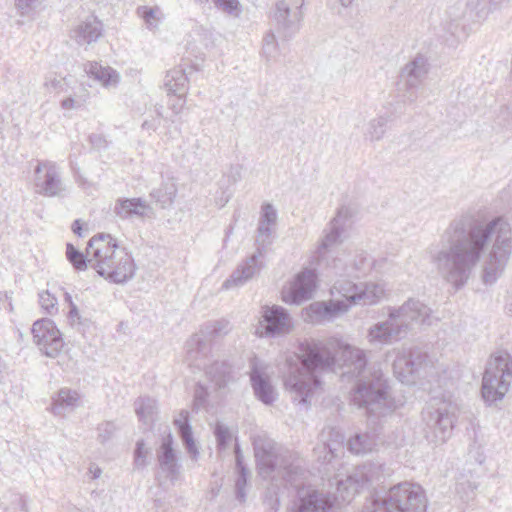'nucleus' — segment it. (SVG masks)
Returning <instances> with one entry per match:
<instances>
[{"label": "nucleus", "instance_id": "obj_34", "mask_svg": "<svg viewBox=\"0 0 512 512\" xmlns=\"http://www.w3.org/2000/svg\"><path fill=\"white\" fill-rule=\"evenodd\" d=\"M235 460H236V470H237V479L235 481V493L236 498L240 501L245 500V487L247 485L248 480V469L243 462V455L240 449L239 444L235 445Z\"/></svg>", "mask_w": 512, "mask_h": 512}, {"label": "nucleus", "instance_id": "obj_35", "mask_svg": "<svg viewBox=\"0 0 512 512\" xmlns=\"http://www.w3.org/2000/svg\"><path fill=\"white\" fill-rule=\"evenodd\" d=\"M134 405L139 420L147 426H152L157 413L156 401L150 397H140Z\"/></svg>", "mask_w": 512, "mask_h": 512}, {"label": "nucleus", "instance_id": "obj_23", "mask_svg": "<svg viewBox=\"0 0 512 512\" xmlns=\"http://www.w3.org/2000/svg\"><path fill=\"white\" fill-rule=\"evenodd\" d=\"M113 213L121 220H131L134 218L143 220L154 216L153 208L141 197L116 199Z\"/></svg>", "mask_w": 512, "mask_h": 512}, {"label": "nucleus", "instance_id": "obj_1", "mask_svg": "<svg viewBox=\"0 0 512 512\" xmlns=\"http://www.w3.org/2000/svg\"><path fill=\"white\" fill-rule=\"evenodd\" d=\"M511 227L503 217L488 222L466 213L454 218L432 245L429 259L440 278L458 291L473 276L474 270L491 245L483 265L482 279L493 284L511 254Z\"/></svg>", "mask_w": 512, "mask_h": 512}, {"label": "nucleus", "instance_id": "obj_33", "mask_svg": "<svg viewBox=\"0 0 512 512\" xmlns=\"http://www.w3.org/2000/svg\"><path fill=\"white\" fill-rule=\"evenodd\" d=\"M206 374L218 389L225 388L232 380L231 367L226 362H214L206 368Z\"/></svg>", "mask_w": 512, "mask_h": 512}, {"label": "nucleus", "instance_id": "obj_43", "mask_svg": "<svg viewBox=\"0 0 512 512\" xmlns=\"http://www.w3.org/2000/svg\"><path fill=\"white\" fill-rule=\"evenodd\" d=\"M70 85V81L66 77H57L55 73H50L45 77L44 86L50 92L55 93H66L68 92V88Z\"/></svg>", "mask_w": 512, "mask_h": 512}, {"label": "nucleus", "instance_id": "obj_60", "mask_svg": "<svg viewBox=\"0 0 512 512\" xmlns=\"http://www.w3.org/2000/svg\"><path fill=\"white\" fill-rule=\"evenodd\" d=\"M181 108H182V104H181L180 106H178V105H176V104H172V105H171V109H172L176 114H178V113L180 112Z\"/></svg>", "mask_w": 512, "mask_h": 512}, {"label": "nucleus", "instance_id": "obj_7", "mask_svg": "<svg viewBox=\"0 0 512 512\" xmlns=\"http://www.w3.org/2000/svg\"><path fill=\"white\" fill-rule=\"evenodd\" d=\"M427 498L423 488L402 482L389 489L381 499L373 500L363 512H426Z\"/></svg>", "mask_w": 512, "mask_h": 512}, {"label": "nucleus", "instance_id": "obj_58", "mask_svg": "<svg viewBox=\"0 0 512 512\" xmlns=\"http://www.w3.org/2000/svg\"><path fill=\"white\" fill-rule=\"evenodd\" d=\"M455 22H456V20H453V22L450 23V25H449V31L453 36H455L458 33V27H459L458 24Z\"/></svg>", "mask_w": 512, "mask_h": 512}, {"label": "nucleus", "instance_id": "obj_29", "mask_svg": "<svg viewBox=\"0 0 512 512\" xmlns=\"http://www.w3.org/2000/svg\"><path fill=\"white\" fill-rule=\"evenodd\" d=\"M427 72V59L422 55H418L405 65L401 71L400 77L405 80L409 88H413L422 81Z\"/></svg>", "mask_w": 512, "mask_h": 512}, {"label": "nucleus", "instance_id": "obj_28", "mask_svg": "<svg viewBox=\"0 0 512 512\" xmlns=\"http://www.w3.org/2000/svg\"><path fill=\"white\" fill-rule=\"evenodd\" d=\"M84 71L104 87H116L120 81L119 73L110 66H102L98 62H88Z\"/></svg>", "mask_w": 512, "mask_h": 512}, {"label": "nucleus", "instance_id": "obj_64", "mask_svg": "<svg viewBox=\"0 0 512 512\" xmlns=\"http://www.w3.org/2000/svg\"><path fill=\"white\" fill-rule=\"evenodd\" d=\"M162 109H163V106H159L158 108H156V114H157L159 117H163Z\"/></svg>", "mask_w": 512, "mask_h": 512}, {"label": "nucleus", "instance_id": "obj_14", "mask_svg": "<svg viewBox=\"0 0 512 512\" xmlns=\"http://www.w3.org/2000/svg\"><path fill=\"white\" fill-rule=\"evenodd\" d=\"M32 334L35 344L47 357L56 358L64 347V341L56 324L48 318L34 322Z\"/></svg>", "mask_w": 512, "mask_h": 512}, {"label": "nucleus", "instance_id": "obj_8", "mask_svg": "<svg viewBox=\"0 0 512 512\" xmlns=\"http://www.w3.org/2000/svg\"><path fill=\"white\" fill-rule=\"evenodd\" d=\"M512 381V357L506 351L494 354L488 361L481 386L483 400L489 405L502 400Z\"/></svg>", "mask_w": 512, "mask_h": 512}, {"label": "nucleus", "instance_id": "obj_50", "mask_svg": "<svg viewBox=\"0 0 512 512\" xmlns=\"http://www.w3.org/2000/svg\"><path fill=\"white\" fill-rule=\"evenodd\" d=\"M144 440H138L136 443V448L134 451V464L136 467H145L146 466V457L148 454V450L145 449Z\"/></svg>", "mask_w": 512, "mask_h": 512}, {"label": "nucleus", "instance_id": "obj_12", "mask_svg": "<svg viewBox=\"0 0 512 512\" xmlns=\"http://www.w3.org/2000/svg\"><path fill=\"white\" fill-rule=\"evenodd\" d=\"M427 358V354L417 348L396 350L393 361L395 376L405 384L415 383V378H426L427 369L430 367Z\"/></svg>", "mask_w": 512, "mask_h": 512}, {"label": "nucleus", "instance_id": "obj_40", "mask_svg": "<svg viewBox=\"0 0 512 512\" xmlns=\"http://www.w3.org/2000/svg\"><path fill=\"white\" fill-rule=\"evenodd\" d=\"M137 15L144 20L148 28H156L158 23L163 18L161 9L158 6H139L137 8Z\"/></svg>", "mask_w": 512, "mask_h": 512}, {"label": "nucleus", "instance_id": "obj_30", "mask_svg": "<svg viewBox=\"0 0 512 512\" xmlns=\"http://www.w3.org/2000/svg\"><path fill=\"white\" fill-rule=\"evenodd\" d=\"M164 86L169 94H173L179 99L185 96L188 88V78L185 70L176 67L168 71L165 76Z\"/></svg>", "mask_w": 512, "mask_h": 512}, {"label": "nucleus", "instance_id": "obj_57", "mask_svg": "<svg viewBox=\"0 0 512 512\" xmlns=\"http://www.w3.org/2000/svg\"><path fill=\"white\" fill-rule=\"evenodd\" d=\"M505 307L508 313L512 315V290L509 292L507 296Z\"/></svg>", "mask_w": 512, "mask_h": 512}, {"label": "nucleus", "instance_id": "obj_36", "mask_svg": "<svg viewBox=\"0 0 512 512\" xmlns=\"http://www.w3.org/2000/svg\"><path fill=\"white\" fill-rule=\"evenodd\" d=\"M376 445L375 435L371 433L356 434L348 441L349 451L356 455L371 452Z\"/></svg>", "mask_w": 512, "mask_h": 512}, {"label": "nucleus", "instance_id": "obj_21", "mask_svg": "<svg viewBox=\"0 0 512 512\" xmlns=\"http://www.w3.org/2000/svg\"><path fill=\"white\" fill-rule=\"evenodd\" d=\"M250 381L254 394L265 405H271L277 398V393L264 373V366L258 358L254 357L250 362Z\"/></svg>", "mask_w": 512, "mask_h": 512}, {"label": "nucleus", "instance_id": "obj_61", "mask_svg": "<svg viewBox=\"0 0 512 512\" xmlns=\"http://www.w3.org/2000/svg\"><path fill=\"white\" fill-rule=\"evenodd\" d=\"M468 487L470 488L471 492L477 489L478 485L476 483L467 482L466 483Z\"/></svg>", "mask_w": 512, "mask_h": 512}, {"label": "nucleus", "instance_id": "obj_59", "mask_svg": "<svg viewBox=\"0 0 512 512\" xmlns=\"http://www.w3.org/2000/svg\"><path fill=\"white\" fill-rule=\"evenodd\" d=\"M64 302L67 303L69 305V307L71 306V303H74L70 293H68V292L64 293Z\"/></svg>", "mask_w": 512, "mask_h": 512}, {"label": "nucleus", "instance_id": "obj_45", "mask_svg": "<svg viewBox=\"0 0 512 512\" xmlns=\"http://www.w3.org/2000/svg\"><path fill=\"white\" fill-rule=\"evenodd\" d=\"M39 304L50 315L58 312V300L49 291H42L39 293Z\"/></svg>", "mask_w": 512, "mask_h": 512}, {"label": "nucleus", "instance_id": "obj_26", "mask_svg": "<svg viewBox=\"0 0 512 512\" xmlns=\"http://www.w3.org/2000/svg\"><path fill=\"white\" fill-rule=\"evenodd\" d=\"M173 424L190 458L193 461H197L199 450L193 437L192 427L189 421V412L187 410H181L179 415L174 419Z\"/></svg>", "mask_w": 512, "mask_h": 512}, {"label": "nucleus", "instance_id": "obj_25", "mask_svg": "<svg viewBox=\"0 0 512 512\" xmlns=\"http://www.w3.org/2000/svg\"><path fill=\"white\" fill-rule=\"evenodd\" d=\"M173 442V436L169 432L167 436L163 438L156 452L160 470L172 481L176 480L180 473V465L176 451L173 448Z\"/></svg>", "mask_w": 512, "mask_h": 512}, {"label": "nucleus", "instance_id": "obj_20", "mask_svg": "<svg viewBox=\"0 0 512 512\" xmlns=\"http://www.w3.org/2000/svg\"><path fill=\"white\" fill-rule=\"evenodd\" d=\"M398 322L407 325V333L417 327L430 326L433 322L432 310L416 299H408L398 308H391Z\"/></svg>", "mask_w": 512, "mask_h": 512}, {"label": "nucleus", "instance_id": "obj_51", "mask_svg": "<svg viewBox=\"0 0 512 512\" xmlns=\"http://www.w3.org/2000/svg\"><path fill=\"white\" fill-rule=\"evenodd\" d=\"M115 431L116 426L113 422H105L100 424L98 426V440L104 444L111 439Z\"/></svg>", "mask_w": 512, "mask_h": 512}, {"label": "nucleus", "instance_id": "obj_53", "mask_svg": "<svg viewBox=\"0 0 512 512\" xmlns=\"http://www.w3.org/2000/svg\"><path fill=\"white\" fill-rule=\"evenodd\" d=\"M38 0H15V6L22 16L28 15L35 7Z\"/></svg>", "mask_w": 512, "mask_h": 512}, {"label": "nucleus", "instance_id": "obj_13", "mask_svg": "<svg viewBox=\"0 0 512 512\" xmlns=\"http://www.w3.org/2000/svg\"><path fill=\"white\" fill-rule=\"evenodd\" d=\"M35 192L45 197H65L67 187L59 166L52 161L38 160L34 168Z\"/></svg>", "mask_w": 512, "mask_h": 512}, {"label": "nucleus", "instance_id": "obj_3", "mask_svg": "<svg viewBox=\"0 0 512 512\" xmlns=\"http://www.w3.org/2000/svg\"><path fill=\"white\" fill-rule=\"evenodd\" d=\"M333 349H337L343 366L344 374L358 378L352 392L351 401L359 408L366 409L369 415L376 417L385 416L395 409V402L389 397L387 381L380 370L367 368L366 352L354 347L342 340L336 339L330 343Z\"/></svg>", "mask_w": 512, "mask_h": 512}, {"label": "nucleus", "instance_id": "obj_46", "mask_svg": "<svg viewBox=\"0 0 512 512\" xmlns=\"http://www.w3.org/2000/svg\"><path fill=\"white\" fill-rule=\"evenodd\" d=\"M495 125L502 132L512 133V111L508 107H502L495 119Z\"/></svg>", "mask_w": 512, "mask_h": 512}, {"label": "nucleus", "instance_id": "obj_47", "mask_svg": "<svg viewBox=\"0 0 512 512\" xmlns=\"http://www.w3.org/2000/svg\"><path fill=\"white\" fill-rule=\"evenodd\" d=\"M277 220V212L272 204H264L262 206L261 216L258 225H263L266 228H272Z\"/></svg>", "mask_w": 512, "mask_h": 512}, {"label": "nucleus", "instance_id": "obj_11", "mask_svg": "<svg viewBox=\"0 0 512 512\" xmlns=\"http://www.w3.org/2000/svg\"><path fill=\"white\" fill-rule=\"evenodd\" d=\"M457 410V406L451 402L429 404L422 412L427 438L436 444L446 442L452 435Z\"/></svg>", "mask_w": 512, "mask_h": 512}, {"label": "nucleus", "instance_id": "obj_19", "mask_svg": "<svg viewBox=\"0 0 512 512\" xmlns=\"http://www.w3.org/2000/svg\"><path fill=\"white\" fill-rule=\"evenodd\" d=\"M317 275L308 268L296 274L288 287L282 289V300L291 305H300L313 297L316 289Z\"/></svg>", "mask_w": 512, "mask_h": 512}, {"label": "nucleus", "instance_id": "obj_37", "mask_svg": "<svg viewBox=\"0 0 512 512\" xmlns=\"http://www.w3.org/2000/svg\"><path fill=\"white\" fill-rule=\"evenodd\" d=\"M177 193L176 185L172 182H165L160 187L153 189L150 192V197L165 209L170 207Z\"/></svg>", "mask_w": 512, "mask_h": 512}, {"label": "nucleus", "instance_id": "obj_18", "mask_svg": "<svg viewBox=\"0 0 512 512\" xmlns=\"http://www.w3.org/2000/svg\"><path fill=\"white\" fill-rule=\"evenodd\" d=\"M229 329V322L226 320H217L205 324L200 334H194L187 341L188 360L196 362L195 365L200 368L201 363H198L199 355L206 354L207 341L227 334Z\"/></svg>", "mask_w": 512, "mask_h": 512}, {"label": "nucleus", "instance_id": "obj_15", "mask_svg": "<svg viewBox=\"0 0 512 512\" xmlns=\"http://www.w3.org/2000/svg\"><path fill=\"white\" fill-rule=\"evenodd\" d=\"M391 308H389L388 318L377 322L369 327L367 331V340L373 346L391 345L407 335V325L398 322Z\"/></svg>", "mask_w": 512, "mask_h": 512}, {"label": "nucleus", "instance_id": "obj_6", "mask_svg": "<svg viewBox=\"0 0 512 512\" xmlns=\"http://www.w3.org/2000/svg\"><path fill=\"white\" fill-rule=\"evenodd\" d=\"M332 295L343 297V300L330 302H314L305 308V320L320 323L331 320L348 310L351 304L372 305L383 294V288L375 283H355L349 279H338L331 288Z\"/></svg>", "mask_w": 512, "mask_h": 512}, {"label": "nucleus", "instance_id": "obj_31", "mask_svg": "<svg viewBox=\"0 0 512 512\" xmlns=\"http://www.w3.org/2000/svg\"><path fill=\"white\" fill-rule=\"evenodd\" d=\"M342 262L343 260L341 258H334L331 265L336 273H340L341 275L346 274L352 277H359L360 273H364L370 268V260L363 253L357 255V259L350 265L342 267Z\"/></svg>", "mask_w": 512, "mask_h": 512}, {"label": "nucleus", "instance_id": "obj_38", "mask_svg": "<svg viewBox=\"0 0 512 512\" xmlns=\"http://www.w3.org/2000/svg\"><path fill=\"white\" fill-rule=\"evenodd\" d=\"M501 1L502 0H468L467 8L470 12H474L478 19H484Z\"/></svg>", "mask_w": 512, "mask_h": 512}, {"label": "nucleus", "instance_id": "obj_54", "mask_svg": "<svg viewBox=\"0 0 512 512\" xmlns=\"http://www.w3.org/2000/svg\"><path fill=\"white\" fill-rule=\"evenodd\" d=\"M89 141L93 148L97 150L105 149L108 146V141L102 134H91L89 136Z\"/></svg>", "mask_w": 512, "mask_h": 512}, {"label": "nucleus", "instance_id": "obj_49", "mask_svg": "<svg viewBox=\"0 0 512 512\" xmlns=\"http://www.w3.org/2000/svg\"><path fill=\"white\" fill-rule=\"evenodd\" d=\"M214 3L229 15L238 16L240 13L238 0H214Z\"/></svg>", "mask_w": 512, "mask_h": 512}, {"label": "nucleus", "instance_id": "obj_48", "mask_svg": "<svg viewBox=\"0 0 512 512\" xmlns=\"http://www.w3.org/2000/svg\"><path fill=\"white\" fill-rule=\"evenodd\" d=\"M214 434L216 437L218 447L221 449L226 448L231 439L229 429L225 425L217 423Z\"/></svg>", "mask_w": 512, "mask_h": 512}, {"label": "nucleus", "instance_id": "obj_16", "mask_svg": "<svg viewBox=\"0 0 512 512\" xmlns=\"http://www.w3.org/2000/svg\"><path fill=\"white\" fill-rule=\"evenodd\" d=\"M301 8L302 3L297 1L293 8L285 0L276 2L272 22L276 32L283 39L288 40L299 31L302 20Z\"/></svg>", "mask_w": 512, "mask_h": 512}, {"label": "nucleus", "instance_id": "obj_44", "mask_svg": "<svg viewBox=\"0 0 512 512\" xmlns=\"http://www.w3.org/2000/svg\"><path fill=\"white\" fill-rule=\"evenodd\" d=\"M81 94L77 95H70L68 97H66L65 99H63L61 101V107L63 109H66V110H69V109H79L81 107H83L86 102H87V98H88V91L84 88H81Z\"/></svg>", "mask_w": 512, "mask_h": 512}, {"label": "nucleus", "instance_id": "obj_9", "mask_svg": "<svg viewBox=\"0 0 512 512\" xmlns=\"http://www.w3.org/2000/svg\"><path fill=\"white\" fill-rule=\"evenodd\" d=\"M388 474V469L380 462H366L356 466L345 479L337 481V492L343 501L350 499L373 484L380 483Z\"/></svg>", "mask_w": 512, "mask_h": 512}, {"label": "nucleus", "instance_id": "obj_41", "mask_svg": "<svg viewBox=\"0 0 512 512\" xmlns=\"http://www.w3.org/2000/svg\"><path fill=\"white\" fill-rule=\"evenodd\" d=\"M262 53L268 62H276L279 57V47L274 32L269 31L263 38Z\"/></svg>", "mask_w": 512, "mask_h": 512}, {"label": "nucleus", "instance_id": "obj_56", "mask_svg": "<svg viewBox=\"0 0 512 512\" xmlns=\"http://www.w3.org/2000/svg\"><path fill=\"white\" fill-rule=\"evenodd\" d=\"M72 231L77 234L78 236H82L81 230H82V223L81 220L77 219L72 224Z\"/></svg>", "mask_w": 512, "mask_h": 512}, {"label": "nucleus", "instance_id": "obj_2", "mask_svg": "<svg viewBox=\"0 0 512 512\" xmlns=\"http://www.w3.org/2000/svg\"><path fill=\"white\" fill-rule=\"evenodd\" d=\"M254 455L259 475L272 482L280 481L295 489L290 512H331L334 495L305 484L307 470L299 456L276 443L265 434L253 438Z\"/></svg>", "mask_w": 512, "mask_h": 512}, {"label": "nucleus", "instance_id": "obj_62", "mask_svg": "<svg viewBox=\"0 0 512 512\" xmlns=\"http://www.w3.org/2000/svg\"><path fill=\"white\" fill-rule=\"evenodd\" d=\"M339 2L343 7H348L352 3V0H339Z\"/></svg>", "mask_w": 512, "mask_h": 512}, {"label": "nucleus", "instance_id": "obj_22", "mask_svg": "<svg viewBox=\"0 0 512 512\" xmlns=\"http://www.w3.org/2000/svg\"><path fill=\"white\" fill-rule=\"evenodd\" d=\"M261 325L265 329L266 335L277 336L287 334L293 327V321L288 311L278 305L266 307Z\"/></svg>", "mask_w": 512, "mask_h": 512}, {"label": "nucleus", "instance_id": "obj_39", "mask_svg": "<svg viewBox=\"0 0 512 512\" xmlns=\"http://www.w3.org/2000/svg\"><path fill=\"white\" fill-rule=\"evenodd\" d=\"M66 257L67 260L71 263L74 269L78 271H83L87 268V265L90 264V257L88 255V248L86 249V255H84L80 250L74 247L71 243L66 245Z\"/></svg>", "mask_w": 512, "mask_h": 512}, {"label": "nucleus", "instance_id": "obj_52", "mask_svg": "<svg viewBox=\"0 0 512 512\" xmlns=\"http://www.w3.org/2000/svg\"><path fill=\"white\" fill-rule=\"evenodd\" d=\"M208 390L205 386L197 384L194 391V408L199 409L204 406L208 398Z\"/></svg>", "mask_w": 512, "mask_h": 512}, {"label": "nucleus", "instance_id": "obj_10", "mask_svg": "<svg viewBox=\"0 0 512 512\" xmlns=\"http://www.w3.org/2000/svg\"><path fill=\"white\" fill-rule=\"evenodd\" d=\"M272 228L258 225L256 236V251L248 257L241 265H239L227 278L222 288L225 290L240 287L257 274L262 268L261 258L265 255L268 248L273 243Z\"/></svg>", "mask_w": 512, "mask_h": 512}, {"label": "nucleus", "instance_id": "obj_17", "mask_svg": "<svg viewBox=\"0 0 512 512\" xmlns=\"http://www.w3.org/2000/svg\"><path fill=\"white\" fill-rule=\"evenodd\" d=\"M352 216L353 210L348 206H341L337 210L335 217L329 222L328 229L324 231V236L317 248L318 261L326 260L329 251L342 242L341 236Z\"/></svg>", "mask_w": 512, "mask_h": 512}, {"label": "nucleus", "instance_id": "obj_42", "mask_svg": "<svg viewBox=\"0 0 512 512\" xmlns=\"http://www.w3.org/2000/svg\"><path fill=\"white\" fill-rule=\"evenodd\" d=\"M388 121V117L379 116L369 122L366 134L371 141H378L384 136Z\"/></svg>", "mask_w": 512, "mask_h": 512}, {"label": "nucleus", "instance_id": "obj_55", "mask_svg": "<svg viewBox=\"0 0 512 512\" xmlns=\"http://www.w3.org/2000/svg\"><path fill=\"white\" fill-rule=\"evenodd\" d=\"M68 320L71 325L81 324V316L75 303H71L69 307Z\"/></svg>", "mask_w": 512, "mask_h": 512}, {"label": "nucleus", "instance_id": "obj_24", "mask_svg": "<svg viewBox=\"0 0 512 512\" xmlns=\"http://www.w3.org/2000/svg\"><path fill=\"white\" fill-rule=\"evenodd\" d=\"M320 441L322 444L314 448V452L322 463H329L343 448L344 436L339 429L328 426L322 429Z\"/></svg>", "mask_w": 512, "mask_h": 512}, {"label": "nucleus", "instance_id": "obj_5", "mask_svg": "<svg viewBox=\"0 0 512 512\" xmlns=\"http://www.w3.org/2000/svg\"><path fill=\"white\" fill-rule=\"evenodd\" d=\"M88 255L91 267L109 282L123 284L135 275L132 256L110 234L94 235L88 242Z\"/></svg>", "mask_w": 512, "mask_h": 512}, {"label": "nucleus", "instance_id": "obj_32", "mask_svg": "<svg viewBox=\"0 0 512 512\" xmlns=\"http://www.w3.org/2000/svg\"><path fill=\"white\" fill-rule=\"evenodd\" d=\"M79 401V394L69 388H62L53 399L52 411L56 415H62L66 411L74 409Z\"/></svg>", "mask_w": 512, "mask_h": 512}, {"label": "nucleus", "instance_id": "obj_4", "mask_svg": "<svg viewBox=\"0 0 512 512\" xmlns=\"http://www.w3.org/2000/svg\"><path fill=\"white\" fill-rule=\"evenodd\" d=\"M334 365L335 354L327 344H301L299 353L286 359L284 385L295 393L293 400L307 405L309 397L321 384L320 373L332 369Z\"/></svg>", "mask_w": 512, "mask_h": 512}, {"label": "nucleus", "instance_id": "obj_27", "mask_svg": "<svg viewBox=\"0 0 512 512\" xmlns=\"http://www.w3.org/2000/svg\"><path fill=\"white\" fill-rule=\"evenodd\" d=\"M103 32V25L96 17L91 16L80 23L73 31L71 37L79 45L96 42Z\"/></svg>", "mask_w": 512, "mask_h": 512}, {"label": "nucleus", "instance_id": "obj_63", "mask_svg": "<svg viewBox=\"0 0 512 512\" xmlns=\"http://www.w3.org/2000/svg\"><path fill=\"white\" fill-rule=\"evenodd\" d=\"M278 506H279V500H278V498H275L273 506L271 507V509L276 512L278 510Z\"/></svg>", "mask_w": 512, "mask_h": 512}]
</instances>
